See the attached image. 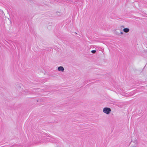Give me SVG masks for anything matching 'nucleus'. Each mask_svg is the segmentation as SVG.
I'll list each match as a JSON object with an SVG mask.
<instances>
[{"instance_id":"obj_1","label":"nucleus","mask_w":147,"mask_h":147,"mask_svg":"<svg viewBox=\"0 0 147 147\" xmlns=\"http://www.w3.org/2000/svg\"><path fill=\"white\" fill-rule=\"evenodd\" d=\"M111 111V109L109 107H105L103 109V113L107 115L109 114Z\"/></svg>"},{"instance_id":"obj_2","label":"nucleus","mask_w":147,"mask_h":147,"mask_svg":"<svg viewBox=\"0 0 147 147\" xmlns=\"http://www.w3.org/2000/svg\"><path fill=\"white\" fill-rule=\"evenodd\" d=\"M16 88L18 90H19L21 89H23V86L20 83H18L16 84Z\"/></svg>"},{"instance_id":"obj_3","label":"nucleus","mask_w":147,"mask_h":147,"mask_svg":"<svg viewBox=\"0 0 147 147\" xmlns=\"http://www.w3.org/2000/svg\"><path fill=\"white\" fill-rule=\"evenodd\" d=\"M58 70L59 71L63 72L64 70L63 67L62 66H59L58 68Z\"/></svg>"},{"instance_id":"obj_4","label":"nucleus","mask_w":147,"mask_h":147,"mask_svg":"<svg viewBox=\"0 0 147 147\" xmlns=\"http://www.w3.org/2000/svg\"><path fill=\"white\" fill-rule=\"evenodd\" d=\"M130 30L128 28H124L123 29V31L125 33H128L129 31Z\"/></svg>"},{"instance_id":"obj_5","label":"nucleus","mask_w":147,"mask_h":147,"mask_svg":"<svg viewBox=\"0 0 147 147\" xmlns=\"http://www.w3.org/2000/svg\"><path fill=\"white\" fill-rule=\"evenodd\" d=\"M124 28V26L123 25H121L118 28L119 29L120 31H121L122 30H123V29Z\"/></svg>"},{"instance_id":"obj_6","label":"nucleus","mask_w":147,"mask_h":147,"mask_svg":"<svg viewBox=\"0 0 147 147\" xmlns=\"http://www.w3.org/2000/svg\"><path fill=\"white\" fill-rule=\"evenodd\" d=\"M56 14L58 16H61V12L60 11H57L56 12Z\"/></svg>"},{"instance_id":"obj_7","label":"nucleus","mask_w":147,"mask_h":147,"mask_svg":"<svg viewBox=\"0 0 147 147\" xmlns=\"http://www.w3.org/2000/svg\"><path fill=\"white\" fill-rule=\"evenodd\" d=\"M91 52L93 53H96V51L95 50H93L91 51Z\"/></svg>"},{"instance_id":"obj_8","label":"nucleus","mask_w":147,"mask_h":147,"mask_svg":"<svg viewBox=\"0 0 147 147\" xmlns=\"http://www.w3.org/2000/svg\"><path fill=\"white\" fill-rule=\"evenodd\" d=\"M115 34H117V35H119V34H120V33L118 32H115Z\"/></svg>"},{"instance_id":"obj_9","label":"nucleus","mask_w":147,"mask_h":147,"mask_svg":"<svg viewBox=\"0 0 147 147\" xmlns=\"http://www.w3.org/2000/svg\"><path fill=\"white\" fill-rule=\"evenodd\" d=\"M120 34H123V33L121 31Z\"/></svg>"}]
</instances>
